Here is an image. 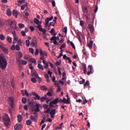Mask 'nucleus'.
<instances>
[{
    "mask_svg": "<svg viewBox=\"0 0 130 130\" xmlns=\"http://www.w3.org/2000/svg\"><path fill=\"white\" fill-rule=\"evenodd\" d=\"M37 80H36V78H35V77H32V78H31V81L32 82V83H36L37 82Z\"/></svg>",
    "mask_w": 130,
    "mask_h": 130,
    "instance_id": "39",
    "label": "nucleus"
},
{
    "mask_svg": "<svg viewBox=\"0 0 130 130\" xmlns=\"http://www.w3.org/2000/svg\"><path fill=\"white\" fill-rule=\"evenodd\" d=\"M27 63V61H25V60H22L21 63L22 64V65H26Z\"/></svg>",
    "mask_w": 130,
    "mask_h": 130,
    "instance_id": "48",
    "label": "nucleus"
},
{
    "mask_svg": "<svg viewBox=\"0 0 130 130\" xmlns=\"http://www.w3.org/2000/svg\"><path fill=\"white\" fill-rule=\"evenodd\" d=\"M3 121L5 126H8L11 124V119L9 116V114H5L3 117Z\"/></svg>",
    "mask_w": 130,
    "mask_h": 130,
    "instance_id": "3",
    "label": "nucleus"
},
{
    "mask_svg": "<svg viewBox=\"0 0 130 130\" xmlns=\"http://www.w3.org/2000/svg\"><path fill=\"white\" fill-rule=\"evenodd\" d=\"M22 103L25 104L27 103V99L25 97H23L22 99Z\"/></svg>",
    "mask_w": 130,
    "mask_h": 130,
    "instance_id": "31",
    "label": "nucleus"
},
{
    "mask_svg": "<svg viewBox=\"0 0 130 130\" xmlns=\"http://www.w3.org/2000/svg\"><path fill=\"white\" fill-rule=\"evenodd\" d=\"M29 68L31 70V71H33L34 67H33L32 64V63L29 64Z\"/></svg>",
    "mask_w": 130,
    "mask_h": 130,
    "instance_id": "50",
    "label": "nucleus"
},
{
    "mask_svg": "<svg viewBox=\"0 0 130 130\" xmlns=\"http://www.w3.org/2000/svg\"><path fill=\"white\" fill-rule=\"evenodd\" d=\"M90 82L89 81H86V83L84 84V86L85 87L86 86H89Z\"/></svg>",
    "mask_w": 130,
    "mask_h": 130,
    "instance_id": "43",
    "label": "nucleus"
},
{
    "mask_svg": "<svg viewBox=\"0 0 130 130\" xmlns=\"http://www.w3.org/2000/svg\"><path fill=\"white\" fill-rule=\"evenodd\" d=\"M32 77H35L36 79H38L39 80V82H42V79L40 76H39L38 73L36 72V70H34L31 71Z\"/></svg>",
    "mask_w": 130,
    "mask_h": 130,
    "instance_id": "5",
    "label": "nucleus"
},
{
    "mask_svg": "<svg viewBox=\"0 0 130 130\" xmlns=\"http://www.w3.org/2000/svg\"><path fill=\"white\" fill-rule=\"evenodd\" d=\"M63 31L65 34H67V31H68V28L67 27H64L63 28Z\"/></svg>",
    "mask_w": 130,
    "mask_h": 130,
    "instance_id": "57",
    "label": "nucleus"
},
{
    "mask_svg": "<svg viewBox=\"0 0 130 130\" xmlns=\"http://www.w3.org/2000/svg\"><path fill=\"white\" fill-rule=\"evenodd\" d=\"M2 50L4 52H5L6 54H8V53H9V51L8 50V49H7L5 47H3L2 48Z\"/></svg>",
    "mask_w": 130,
    "mask_h": 130,
    "instance_id": "34",
    "label": "nucleus"
},
{
    "mask_svg": "<svg viewBox=\"0 0 130 130\" xmlns=\"http://www.w3.org/2000/svg\"><path fill=\"white\" fill-rule=\"evenodd\" d=\"M70 98L69 96L68 98V99H66V98H65V101H64V103H66V104H70Z\"/></svg>",
    "mask_w": 130,
    "mask_h": 130,
    "instance_id": "27",
    "label": "nucleus"
},
{
    "mask_svg": "<svg viewBox=\"0 0 130 130\" xmlns=\"http://www.w3.org/2000/svg\"><path fill=\"white\" fill-rule=\"evenodd\" d=\"M26 124L28 125H30V124H31L32 123V121L31 120V118H30V119H27L26 121Z\"/></svg>",
    "mask_w": 130,
    "mask_h": 130,
    "instance_id": "28",
    "label": "nucleus"
},
{
    "mask_svg": "<svg viewBox=\"0 0 130 130\" xmlns=\"http://www.w3.org/2000/svg\"><path fill=\"white\" fill-rule=\"evenodd\" d=\"M36 108L35 109V111H36V113L39 112L40 110V104H39L38 103H36Z\"/></svg>",
    "mask_w": 130,
    "mask_h": 130,
    "instance_id": "14",
    "label": "nucleus"
},
{
    "mask_svg": "<svg viewBox=\"0 0 130 130\" xmlns=\"http://www.w3.org/2000/svg\"><path fill=\"white\" fill-rule=\"evenodd\" d=\"M31 45L33 47H35L36 48H37L38 44H37V39L36 38H34L32 40V42L31 43Z\"/></svg>",
    "mask_w": 130,
    "mask_h": 130,
    "instance_id": "7",
    "label": "nucleus"
},
{
    "mask_svg": "<svg viewBox=\"0 0 130 130\" xmlns=\"http://www.w3.org/2000/svg\"><path fill=\"white\" fill-rule=\"evenodd\" d=\"M68 56H67V55L65 54L63 56V58L64 59V60H68Z\"/></svg>",
    "mask_w": 130,
    "mask_h": 130,
    "instance_id": "56",
    "label": "nucleus"
},
{
    "mask_svg": "<svg viewBox=\"0 0 130 130\" xmlns=\"http://www.w3.org/2000/svg\"><path fill=\"white\" fill-rule=\"evenodd\" d=\"M22 116L21 115H18V120L19 121V122H21V121H22Z\"/></svg>",
    "mask_w": 130,
    "mask_h": 130,
    "instance_id": "37",
    "label": "nucleus"
},
{
    "mask_svg": "<svg viewBox=\"0 0 130 130\" xmlns=\"http://www.w3.org/2000/svg\"><path fill=\"white\" fill-rule=\"evenodd\" d=\"M50 33L53 36H56L57 34L55 32V28H52L51 29V31H50Z\"/></svg>",
    "mask_w": 130,
    "mask_h": 130,
    "instance_id": "21",
    "label": "nucleus"
},
{
    "mask_svg": "<svg viewBox=\"0 0 130 130\" xmlns=\"http://www.w3.org/2000/svg\"><path fill=\"white\" fill-rule=\"evenodd\" d=\"M43 107L47 110L44 111L45 113H49L50 112L51 108H48L49 105L48 104H44Z\"/></svg>",
    "mask_w": 130,
    "mask_h": 130,
    "instance_id": "8",
    "label": "nucleus"
},
{
    "mask_svg": "<svg viewBox=\"0 0 130 130\" xmlns=\"http://www.w3.org/2000/svg\"><path fill=\"white\" fill-rule=\"evenodd\" d=\"M47 95H48V96H52V93H51L50 91H48L47 93Z\"/></svg>",
    "mask_w": 130,
    "mask_h": 130,
    "instance_id": "58",
    "label": "nucleus"
},
{
    "mask_svg": "<svg viewBox=\"0 0 130 130\" xmlns=\"http://www.w3.org/2000/svg\"><path fill=\"white\" fill-rule=\"evenodd\" d=\"M2 3H3V4H7L8 3V0H2Z\"/></svg>",
    "mask_w": 130,
    "mask_h": 130,
    "instance_id": "63",
    "label": "nucleus"
},
{
    "mask_svg": "<svg viewBox=\"0 0 130 130\" xmlns=\"http://www.w3.org/2000/svg\"><path fill=\"white\" fill-rule=\"evenodd\" d=\"M47 88H46V87L45 86H41V87H40V89L43 90V91H46V90H47Z\"/></svg>",
    "mask_w": 130,
    "mask_h": 130,
    "instance_id": "29",
    "label": "nucleus"
},
{
    "mask_svg": "<svg viewBox=\"0 0 130 130\" xmlns=\"http://www.w3.org/2000/svg\"><path fill=\"white\" fill-rule=\"evenodd\" d=\"M49 113L51 118H54L55 117V114L56 113V109H52L50 111Z\"/></svg>",
    "mask_w": 130,
    "mask_h": 130,
    "instance_id": "10",
    "label": "nucleus"
},
{
    "mask_svg": "<svg viewBox=\"0 0 130 130\" xmlns=\"http://www.w3.org/2000/svg\"><path fill=\"white\" fill-rule=\"evenodd\" d=\"M52 80L53 83H55L56 82V76H55V75H53V76H52Z\"/></svg>",
    "mask_w": 130,
    "mask_h": 130,
    "instance_id": "46",
    "label": "nucleus"
},
{
    "mask_svg": "<svg viewBox=\"0 0 130 130\" xmlns=\"http://www.w3.org/2000/svg\"><path fill=\"white\" fill-rule=\"evenodd\" d=\"M65 100H66V98L65 97H64L63 99H58V102H60V103H65Z\"/></svg>",
    "mask_w": 130,
    "mask_h": 130,
    "instance_id": "30",
    "label": "nucleus"
},
{
    "mask_svg": "<svg viewBox=\"0 0 130 130\" xmlns=\"http://www.w3.org/2000/svg\"><path fill=\"white\" fill-rule=\"evenodd\" d=\"M39 49H36V52H35V55L37 56L38 55H39Z\"/></svg>",
    "mask_w": 130,
    "mask_h": 130,
    "instance_id": "49",
    "label": "nucleus"
},
{
    "mask_svg": "<svg viewBox=\"0 0 130 130\" xmlns=\"http://www.w3.org/2000/svg\"><path fill=\"white\" fill-rule=\"evenodd\" d=\"M10 25H11V27L12 28H14V27H15V29H17L16 24L15 22H14V21H11Z\"/></svg>",
    "mask_w": 130,
    "mask_h": 130,
    "instance_id": "16",
    "label": "nucleus"
},
{
    "mask_svg": "<svg viewBox=\"0 0 130 130\" xmlns=\"http://www.w3.org/2000/svg\"><path fill=\"white\" fill-rule=\"evenodd\" d=\"M0 40H2V41H4V40H5V37L4 36V35L1 34L0 35Z\"/></svg>",
    "mask_w": 130,
    "mask_h": 130,
    "instance_id": "41",
    "label": "nucleus"
},
{
    "mask_svg": "<svg viewBox=\"0 0 130 130\" xmlns=\"http://www.w3.org/2000/svg\"><path fill=\"white\" fill-rule=\"evenodd\" d=\"M7 14L8 16H11L12 15V11L11 10L9 9L7 11Z\"/></svg>",
    "mask_w": 130,
    "mask_h": 130,
    "instance_id": "35",
    "label": "nucleus"
},
{
    "mask_svg": "<svg viewBox=\"0 0 130 130\" xmlns=\"http://www.w3.org/2000/svg\"><path fill=\"white\" fill-rule=\"evenodd\" d=\"M70 43H71V46H72V47L73 48V49H74V50H75L76 47H75L74 43H73V42H70Z\"/></svg>",
    "mask_w": 130,
    "mask_h": 130,
    "instance_id": "51",
    "label": "nucleus"
},
{
    "mask_svg": "<svg viewBox=\"0 0 130 130\" xmlns=\"http://www.w3.org/2000/svg\"><path fill=\"white\" fill-rule=\"evenodd\" d=\"M7 64H8V62L5 56H4L3 54H1L0 55V68H1L2 70H5L7 68Z\"/></svg>",
    "mask_w": 130,
    "mask_h": 130,
    "instance_id": "1",
    "label": "nucleus"
},
{
    "mask_svg": "<svg viewBox=\"0 0 130 130\" xmlns=\"http://www.w3.org/2000/svg\"><path fill=\"white\" fill-rule=\"evenodd\" d=\"M82 67H83V70L84 71V73H85V75H86V73L87 72V66L86 64H83Z\"/></svg>",
    "mask_w": 130,
    "mask_h": 130,
    "instance_id": "20",
    "label": "nucleus"
},
{
    "mask_svg": "<svg viewBox=\"0 0 130 130\" xmlns=\"http://www.w3.org/2000/svg\"><path fill=\"white\" fill-rule=\"evenodd\" d=\"M61 124H59V125L58 126H56V127L55 128V129H61Z\"/></svg>",
    "mask_w": 130,
    "mask_h": 130,
    "instance_id": "54",
    "label": "nucleus"
},
{
    "mask_svg": "<svg viewBox=\"0 0 130 130\" xmlns=\"http://www.w3.org/2000/svg\"><path fill=\"white\" fill-rule=\"evenodd\" d=\"M33 114H35V117H36V118H37V117L38 116V113H37L36 112V111H35V112H33Z\"/></svg>",
    "mask_w": 130,
    "mask_h": 130,
    "instance_id": "53",
    "label": "nucleus"
},
{
    "mask_svg": "<svg viewBox=\"0 0 130 130\" xmlns=\"http://www.w3.org/2000/svg\"><path fill=\"white\" fill-rule=\"evenodd\" d=\"M7 41L9 42V43H12V39L11 38V37H7Z\"/></svg>",
    "mask_w": 130,
    "mask_h": 130,
    "instance_id": "32",
    "label": "nucleus"
},
{
    "mask_svg": "<svg viewBox=\"0 0 130 130\" xmlns=\"http://www.w3.org/2000/svg\"><path fill=\"white\" fill-rule=\"evenodd\" d=\"M60 69H61L60 67H58V73H59V76H61V71Z\"/></svg>",
    "mask_w": 130,
    "mask_h": 130,
    "instance_id": "52",
    "label": "nucleus"
},
{
    "mask_svg": "<svg viewBox=\"0 0 130 130\" xmlns=\"http://www.w3.org/2000/svg\"><path fill=\"white\" fill-rule=\"evenodd\" d=\"M29 105L30 106L31 109H32V107H33V108H35V107H36L35 104H34V101H29Z\"/></svg>",
    "mask_w": 130,
    "mask_h": 130,
    "instance_id": "18",
    "label": "nucleus"
},
{
    "mask_svg": "<svg viewBox=\"0 0 130 130\" xmlns=\"http://www.w3.org/2000/svg\"><path fill=\"white\" fill-rule=\"evenodd\" d=\"M29 61L31 62L32 63H34V64H35V65H36L37 64V63L36 62V60L35 58H30V59H29Z\"/></svg>",
    "mask_w": 130,
    "mask_h": 130,
    "instance_id": "23",
    "label": "nucleus"
},
{
    "mask_svg": "<svg viewBox=\"0 0 130 130\" xmlns=\"http://www.w3.org/2000/svg\"><path fill=\"white\" fill-rule=\"evenodd\" d=\"M18 25L20 28H24L25 27L24 24H22V23H19Z\"/></svg>",
    "mask_w": 130,
    "mask_h": 130,
    "instance_id": "40",
    "label": "nucleus"
},
{
    "mask_svg": "<svg viewBox=\"0 0 130 130\" xmlns=\"http://www.w3.org/2000/svg\"><path fill=\"white\" fill-rule=\"evenodd\" d=\"M53 101H51V102H50V107H53Z\"/></svg>",
    "mask_w": 130,
    "mask_h": 130,
    "instance_id": "55",
    "label": "nucleus"
},
{
    "mask_svg": "<svg viewBox=\"0 0 130 130\" xmlns=\"http://www.w3.org/2000/svg\"><path fill=\"white\" fill-rule=\"evenodd\" d=\"M50 41H51V43H52V41H53V44L56 45H58L59 44V43H57V37L56 36H54V37H52L50 39Z\"/></svg>",
    "mask_w": 130,
    "mask_h": 130,
    "instance_id": "6",
    "label": "nucleus"
},
{
    "mask_svg": "<svg viewBox=\"0 0 130 130\" xmlns=\"http://www.w3.org/2000/svg\"><path fill=\"white\" fill-rule=\"evenodd\" d=\"M83 13H84V15L85 16H86V15H87V14L88 13V8H87V7H84V8L83 9Z\"/></svg>",
    "mask_w": 130,
    "mask_h": 130,
    "instance_id": "25",
    "label": "nucleus"
},
{
    "mask_svg": "<svg viewBox=\"0 0 130 130\" xmlns=\"http://www.w3.org/2000/svg\"><path fill=\"white\" fill-rule=\"evenodd\" d=\"M19 58L17 60V62L19 64H21L22 60L20 59V58H22V57L23 56V53H22V52H21L20 51H19Z\"/></svg>",
    "mask_w": 130,
    "mask_h": 130,
    "instance_id": "12",
    "label": "nucleus"
},
{
    "mask_svg": "<svg viewBox=\"0 0 130 130\" xmlns=\"http://www.w3.org/2000/svg\"><path fill=\"white\" fill-rule=\"evenodd\" d=\"M30 118L32 121H35L36 122L37 121V118L36 117L34 116L33 115H30Z\"/></svg>",
    "mask_w": 130,
    "mask_h": 130,
    "instance_id": "24",
    "label": "nucleus"
},
{
    "mask_svg": "<svg viewBox=\"0 0 130 130\" xmlns=\"http://www.w3.org/2000/svg\"><path fill=\"white\" fill-rule=\"evenodd\" d=\"M32 95H34V96H35V97H34V99L35 100H40L41 99L40 96L36 92H32Z\"/></svg>",
    "mask_w": 130,
    "mask_h": 130,
    "instance_id": "11",
    "label": "nucleus"
},
{
    "mask_svg": "<svg viewBox=\"0 0 130 130\" xmlns=\"http://www.w3.org/2000/svg\"><path fill=\"white\" fill-rule=\"evenodd\" d=\"M29 28L31 31H34L35 28L34 26H30Z\"/></svg>",
    "mask_w": 130,
    "mask_h": 130,
    "instance_id": "62",
    "label": "nucleus"
},
{
    "mask_svg": "<svg viewBox=\"0 0 130 130\" xmlns=\"http://www.w3.org/2000/svg\"><path fill=\"white\" fill-rule=\"evenodd\" d=\"M88 28H89L90 32L91 34L92 32H93V31L94 30V26H93V25H92V24H88Z\"/></svg>",
    "mask_w": 130,
    "mask_h": 130,
    "instance_id": "15",
    "label": "nucleus"
},
{
    "mask_svg": "<svg viewBox=\"0 0 130 130\" xmlns=\"http://www.w3.org/2000/svg\"><path fill=\"white\" fill-rule=\"evenodd\" d=\"M66 44H65V43H63V44H62V45H61L59 48V49H63V48H66Z\"/></svg>",
    "mask_w": 130,
    "mask_h": 130,
    "instance_id": "42",
    "label": "nucleus"
},
{
    "mask_svg": "<svg viewBox=\"0 0 130 130\" xmlns=\"http://www.w3.org/2000/svg\"><path fill=\"white\" fill-rule=\"evenodd\" d=\"M38 68H39V69H41V70H44V67L43 65H42V64L39 63L38 65Z\"/></svg>",
    "mask_w": 130,
    "mask_h": 130,
    "instance_id": "33",
    "label": "nucleus"
},
{
    "mask_svg": "<svg viewBox=\"0 0 130 130\" xmlns=\"http://www.w3.org/2000/svg\"><path fill=\"white\" fill-rule=\"evenodd\" d=\"M93 41H90L89 43L87 45V46L89 48V49H92L93 47Z\"/></svg>",
    "mask_w": 130,
    "mask_h": 130,
    "instance_id": "19",
    "label": "nucleus"
},
{
    "mask_svg": "<svg viewBox=\"0 0 130 130\" xmlns=\"http://www.w3.org/2000/svg\"><path fill=\"white\" fill-rule=\"evenodd\" d=\"M25 43H26V45L27 47H29L30 44V41L29 40V39H28V40H26V41H25Z\"/></svg>",
    "mask_w": 130,
    "mask_h": 130,
    "instance_id": "36",
    "label": "nucleus"
},
{
    "mask_svg": "<svg viewBox=\"0 0 130 130\" xmlns=\"http://www.w3.org/2000/svg\"><path fill=\"white\" fill-rule=\"evenodd\" d=\"M53 16H51V17H48V24H49V21H51V20H53Z\"/></svg>",
    "mask_w": 130,
    "mask_h": 130,
    "instance_id": "47",
    "label": "nucleus"
},
{
    "mask_svg": "<svg viewBox=\"0 0 130 130\" xmlns=\"http://www.w3.org/2000/svg\"><path fill=\"white\" fill-rule=\"evenodd\" d=\"M14 101L13 98H10V106L11 108H9V111L10 113H12L13 109L14 108Z\"/></svg>",
    "mask_w": 130,
    "mask_h": 130,
    "instance_id": "4",
    "label": "nucleus"
},
{
    "mask_svg": "<svg viewBox=\"0 0 130 130\" xmlns=\"http://www.w3.org/2000/svg\"><path fill=\"white\" fill-rule=\"evenodd\" d=\"M29 51L32 54H34V50L33 48H29Z\"/></svg>",
    "mask_w": 130,
    "mask_h": 130,
    "instance_id": "45",
    "label": "nucleus"
},
{
    "mask_svg": "<svg viewBox=\"0 0 130 130\" xmlns=\"http://www.w3.org/2000/svg\"><path fill=\"white\" fill-rule=\"evenodd\" d=\"M34 23L35 24H37L38 25L37 26V28H38L40 31L42 32L43 34H46V29L45 28H42L41 24H40V20H38V19H37V17L34 18Z\"/></svg>",
    "mask_w": 130,
    "mask_h": 130,
    "instance_id": "2",
    "label": "nucleus"
},
{
    "mask_svg": "<svg viewBox=\"0 0 130 130\" xmlns=\"http://www.w3.org/2000/svg\"><path fill=\"white\" fill-rule=\"evenodd\" d=\"M12 14L13 16H15L16 18H17L18 15L17 11H16V10H13Z\"/></svg>",
    "mask_w": 130,
    "mask_h": 130,
    "instance_id": "22",
    "label": "nucleus"
},
{
    "mask_svg": "<svg viewBox=\"0 0 130 130\" xmlns=\"http://www.w3.org/2000/svg\"><path fill=\"white\" fill-rule=\"evenodd\" d=\"M88 69H89V71H87V75L88 76H90L91 73H93V66H92V65H88Z\"/></svg>",
    "mask_w": 130,
    "mask_h": 130,
    "instance_id": "9",
    "label": "nucleus"
},
{
    "mask_svg": "<svg viewBox=\"0 0 130 130\" xmlns=\"http://www.w3.org/2000/svg\"><path fill=\"white\" fill-rule=\"evenodd\" d=\"M25 0H22V1L18 0V3H20V5H22V4L25 2Z\"/></svg>",
    "mask_w": 130,
    "mask_h": 130,
    "instance_id": "59",
    "label": "nucleus"
},
{
    "mask_svg": "<svg viewBox=\"0 0 130 130\" xmlns=\"http://www.w3.org/2000/svg\"><path fill=\"white\" fill-rule=\"evenodd\" d=\"M12 34L14 36V40H15L16 43H17V42L18 41V39L17 37V35L16 34L15 30H14L13 31H12Z\"/></svg>",
    "mask_w": 130,
    "mask_h": 130,
    "instance_id": "17",
    "label": "nucleus"
},
{
    "mask_svg": "<svg viewBox=\"0 0 130 130\" xmlns=\"http://www.w3.org/2000/svg\"><path fill=\"white\" fill-rule=\"evenodd\" d=\"M25 7H26V5H22V6H21V10H24Z\"/></svg>",
    "mask_w": 130,
    "mask_h": 130,
    "instance_id": "64",
    "label": "nucleus"
},
{
    "mask_svg": "<svg viewBox=\"0 0 130 130\" xmlns=\"http://www.w3.org/2000/svg\"><path fill=\"white\" fill-rule=\"evenodd\" d=\"M40 99H41V101H42V102H44V101H45V96L41 97V98H40Z\"/></svg>",
    "mask_w": 130,
    "mask_h": 130,
    "instance_id": "60",
    "label": "nucleus"
},
{
    "mask_svg": "<svg viewBox=\"0 0 130 130\" xmlns=\"http://www.w3.org/2000/svg\"><path fill=\"white\" fill-rule=\"evenodd\" d=\"M22 125L20 124L16 123L14 126V129L15 130H19L21 128Z\"/></svg>",
    "mask_w": 130,
    "mask_h": 130,
    "instance_id": "13",
    "label": "nucleus"
},
{
    "mask_svg": "<svg viewBox=\"0 0 130 130\" xmlns=\"http://www.w3.org/2000/svg\"><path fill=\"white\" fill-rule=\"evenodd\" d=\"M59 102V98H55L54 100H53V104H57Z\"/></svg>",
    "mask_w": 130,
    "mask_h": 130,
    "instance_id": "26",
    "label": "nucleus"
},
{
    "mask_svg": "<svg viewBox=\"0 0 130 130\" xmlns=\"http://www.w3.org/2000/svg\"><path fill=\"white\" fill-rule=\"evenodd\" d=\"M21 35H22L23 37H25L26 36L25 31H24V30H22V31H21Z\"/></svg>",
    "mask_w": 130,
    "mask_h": 130,
    "instance_id": "61",
    "label": "nucleus"
},
{
    "mask_svg": "<svg viewBox=\"0 0 130 130\" xmlns=\"http://www.w3.org/2000/svg\"><path fill=\"white\" fill-rule=\"evenodd\" d=\"M48 17L46 18V19H45V26L46 27H47V26H48Z\"/></svg>",
    "mask_w": 130,
    "mask_h": 130,
    "instance_id": "38",
    "label": "nucleus"
},
{
    "mask_svg": "<svg viewBox=\"0 0 130 130\" xmlns=\"http://www.w3.org/2000/svg\"><path fill=\"white\" fill-rule=\"evenodd\" d=\"M15 49L17 50V51H19L20 50V46L19 45H17L15 47Z\"/></svg>",
    "mask_w": 130,
    "mask_h": 130,
    "instance_id": "44",
    "label": "nucleus"
}]
</instances>
